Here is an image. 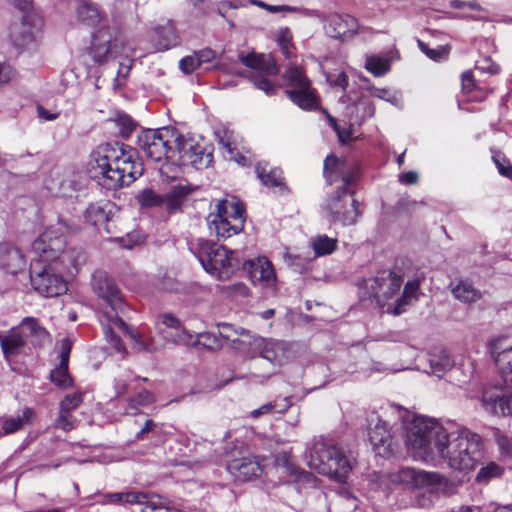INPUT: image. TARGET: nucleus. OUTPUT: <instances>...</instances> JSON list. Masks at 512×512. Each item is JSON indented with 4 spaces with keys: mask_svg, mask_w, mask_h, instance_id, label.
<instances>
[{
    "mask_svg": "<svg viewBox=\"0 0 512 512\" xmlns=\"http://www.w3.org/2000/svg\"><path fill=\"white\" fill-rule=\"evenodd\" d=\"M132 376L130 370H125L119 377L114 380V390L117 397L122 396L126 393L128 388V381Z\"/></svg>",
    "mask_w": 512,
    "mask_h": 512,
    "instance_id": "nucleus-55",
    "label": "nucleus"
},
{
    "mask_svg": "<svg viewBox=\"0 0 512 512\" xmlns=\"http://www.w3.org/2000/svg\"><path fill=\"white\" fill-rule=\"evenodd\" d=\"M178 131L174 127L148 129L138 138L140 148L144 154L155 162H175V146Z\"/></svg>",
    "mask_w": 512,
    "mask_h": 512,
    "instance_id": "nucleus-7",
    "label": "nucleus"
},
{
    "mask_svg": "<svg viewBox=\"0 0 512 512\" xmlns=\"http://www.w3.org/2000/svg\"><path fill=\"white\" fill-rule=\"evenodd\" d=\"M221 327L223 329V331L221 332V335L227 339H230L232 336L230 331H232L236 335L245 336L247 338V340H241V343H243V344L248 345L249 341L250 342L253 341V337H257L256 335H251L250 331L246 330L245 328L238 327L236 329H233V326L228 323L222 324Z\"/></svg>",
    "mask_w": 512,
    "mask_h": 512,
    "instance_id": "nucleus-51",
    "label": "nucleus"
},
{
    "mask_svg": "<svg viewBox=\"0 0 512 512\" xmlns=\"http://www.w3.org/2000/svg\"><path fill=\"white\" fill-rule=\"evenodd\" d=\"M503 468L495 462H489L483 466L476 475V481L479 483H487L491 479L498 478L502 475Z\"/></svg>",
    "mask_w": 512,
    "mask_h": 512,
    "instance_id": "nucleus-46",
    "label": "nucleus"
},
{
    "mask_svg": "<svg viewBox=\"0 0 512 512\" xmlns=\"http://www.w3.org/2000/svg\"><path fill=\"white\" fill-rule=\"evenodd\" d=\"M250 276L253 282L269 286L275 280V272L270 261L259 258L256 261H249Z\"/></svg>",
    "mask_w": 512,
    "mask_h": 512,
    "instance_id": "nucleus-26",
    "label": "nucleus"
},
{
    "mask_svg": "<svg viewBox=\"0 0 512 512\" xmlns=\"http://www.w3.org/2000/svg\"><path fill=\"white\" fill-rule=\"evenodd\" d=\"M325 28L331 37L350 38L357 33L359 25L351 15L333 14L328 17Z\"/></svg>",
    "mask_w": 512,
    "mask_h": 512,
    "instance_id": "nucleus-23",
    "label": "nucleus"
},
{
    "mask_svg": "<svg viewBox=\"0 0 512 512\" xmlns=\"http://www.w3.org/2000/svg\"><path fill=\"white\" fill-rule=\"evenodd\" d=\"M108 205H101L98 203L90 204L85 210V219L87 222L92 224L95 227L103 226L107 232H110L109 229V212L107 211Z\"/></svg>",
    "mask_w": 512,
    "mask_h": 512,
    "instance_id": "nucleus-30",
    "label": "nucleus"
},
{
    "mask_svg": "<svg viewBox=\"0 0 512 512\" xmlns=\"http://www.w3.org/2000/svg\"><path fill=\"white\" fill-rule=\"evenodd\" d=\"M495 364L498 368L501 381L512 387V347L498 352L495 356Z\"/></svg>",
    "mask_w": 512,
    "mask_h": 512,
    "instance_id": "nucleus-32",
    "label": "nucleus"
},
{
    "mask_svg": "<svg viewBox=\"0 0 512 512\" xmlns=\"http://www.w3.org/2000/svg\"><path fill=\"white\" fill-rule=\"evenodd\" d=\"M226 290L231 296L247 297L249 295L248 287L241 282L227 286Z\"/></svg>",
    "mask_w": 512,
    "mask_h": 512,
    "instance_id": "nucleus-58",
    "label": "nucleus"
},
{
    "mask_svg": "<svg viewBox=\"0 0 512 512\" xmlns=\"http://www.w3.org/2000/svg\"><path fill=\"white\" fill-rule=\"evenodd\" d=\"M33 411L30 408H25L22 415L9 416L1 419L0 436L17 432L23 427L25 421H29L32 417Z\"/></svg>",
    "mask_w": 512,
    "mask_h": 512,
    "instance_id": "nucleus-35",
    "label": "nucleus"
},
{
    "mask_svg": "<svg viewBox=\"0 0 512 512\" xmlns=\"http://www.w3.org/2000/svg\"><path fill=\"white\" fill-rule=\"evenodd\" d=\"M251 347V359L258 355L262 360L267 362L266 371L256 373V376L269 378L274 375L277 370L286 362L287 345L283 341L271 338L253 337V341H249Z\"/></svg>",
    "mask_w": 512,
    "mask_h": 512,
    "instance_id": "nucleus-10",
    "label": "nucleus"
},
{
    "mask_svg": "<svg viewBox=\"0 0 512 512\" xmlns=\"http://www.w3.org/2000/svg\"><path fill=\"white\" fill-rule=\"evenodd\" d=\"M338 240L327 235H316L311 238L310 245L316 257L332 254L337 248Z\"/></svg>",
    "mask_w": 512,
    "mask_h": 512,
    "instance_id": "nucleus-37",
    "label": "nucleus"
},
{
    "mask_svg": "<svg viewBox=\"0 0 512 512\" xmlns=\"http://www.w3.org/2000/svg\"><path fill=\"white\" fill-rule=\"evenodd\" d=\"M189 193V188L184 185H178L171 189L164 197L168 212L172 214L179 211Z\"/></svg>",
    "mask_w": 512,
    "mask_h": 512,
    "instance_id": "nucleus-34",
    "label": "nucleus"
},
{
    "mask_svg": "<svg viewBox=\"0 0 512 512\" xmlns=\"http://www.w3.org/2000/svg\"><path fill=\"white\" fill-rule=\"evenodd\" d=\"M365 68L374 76L380 77L390 70V63L387 59L379 56H369L366 59Z\"/></svg>",
    "mask_w": 512,
    "mask_h": 512,
    "instance_id": "nucleus-42",
    "label": "nucleus"
},
{
    "mask_svg": "<svg viewBox=\"0 0 512 512\" xmlns=\"http://www.w3.org/2000/svg\"><path fill=\"white\" fill-rule=\"evenodd\" d=\"M156 329L165 341L175 345L188 346L194 341V335L185 329L180 320L172 314L159 316Z\"/></svg>",
    "mask_w": 512,
    "mask_h": 512,
    "instance_id": "nucleus-19",
    "label": "nucleus"
},
{
    "mask_svg": "<svg viewBox=\"0 0 512 512\" xmlns=\"http://www.w3.org/2000/svg\"><path fill=\"white\" fill-rule=\"evenodd\" d=\"M21 328L27 337L31 338L34 345L43 346L50 341L49 332L40 325L39 321L33 317H26L21 322Z\"/></svg>",
    "mask_w": 512,
    "mask_h": 512,
    "instance_id": "nucleus-27",
    "label": "nucleus"
},
{
    "mask_svg": "<svg viewBox=\"0 0 512 512\" xmlns=\"http://www.w3.org/2000/svg\"><path fill=\"white\" fill-rule=\"evenodd\" d=\"M152 41L159 51H165L177 46L180 38L172 21L168 20L163 25L154 29Z\"/></svg>",
    "mask_w": 512,
    "mask_h": 512,
    "instance_id": "nucleus-25",
    "label": "nucleus"
},
{
    "mask_svg": "<svg viewBox=\"0 0 512 512\" xmlns=\"http://www.w3.org/2000/svg\"><path fill=\"white\" fill-rule=\"evenodd\" d=\"M227 470L238 481H250L262 472V466L253 456L234 458L227 464Z\"/></svg>",
    "mask_w": 512,
    "mask_h": 512,
    "instance_id": "nucleus-22",
    "label": "nucleus"
},
{
    "mask_svg": "<svg viewBox=\"0 0 512 512\" xmlns=\"http://www.w3.org/2000/svg\"><path fill=\"white\" fill-rule=\"evenodd\" d=\"M408 453L432 463L438 457L453 470H472L482 457L481 437L467 428L448 431L435 418L407 416L402 422Z\"/></svg>",
    "mask_w": 512,
    "mask_h": 512,
    "instance_id": "nucleus-1",
    "label": "nucleus"
},
{
    "mask_svg": "<svg viewBox=\"0 0 512 512\" xmlns=\"http://www.w3.org/2000/svg\"><path fill=\"white\" fill-rule=\"evenodd\" d=\"M450 5L452 8H455V9H461L464 7H468L472 10L482 11V7L478 4V2L476 0H467V1L453 0V1H451Z\"/></svg>",
    "mask_w": 512,
    "mask_h": 512,
    "instance_id": "nucleus-60",
    "label": "nucleus"
},
{
    "mask_svg": "<svg viewBox=\"0 0 512 512\" xmlns=\"http://www.w3.org/2000/svg\"><path fill=\"white\" fill-rule=\"evenodd\" d=\"M353 458L341 448L317 440L310 451L309 465L319 474L346 483L353 468Z\"/></svg>",
    "mask_w": 512,
    "mask_h": 512,
    "instance_id": "nucleus-4",
    "label": "nucleus"
},
{
    "mask_svg": "<svg viewBox=\"0 0 512 512\" xmlns=\"http://www.w3.org/2000/svg\"><path fill=\"white\" fill-rule=\"evenodd\" d=\"M71 349H72L71 339L68 337L62 339L61 345H60V363L68 364Z\"/></svg>",
    "mask_w": 512,
    "mask_h": 512,
    "instance_id": "nucleus-57",
    "label": "nucleus"
},
{
    "mask_svg": "<svg viewBox=\"0 0 512 512\" xmlns=\"http://www.w3.org/2000/svg\"><path fill=\"white\" fill-rule=\"evenodd\" d=\"M110 121L118 128V133L122 137H128L136 126V122L129 115L120 112Z\"/></svg>",
    "mask_w": 512,
    "mask_h": 512,
    "instance_id": "nucleus-44",
    "label": "nucleus"
},
{
    "mask_svg": "<svg viewBox=\"0 0 512 512\" xmlns=\"http://www.w3.org/2000/svg\"><path fill=\"white\" fill-rule=\"evenodd\" d=\"M82 402H83V394L81 392L68 394L60 402V408L63 410H66L68 412H72L76 408H78Z\"/></svg>",
    "mask_w": 512,
    "mask_h": 512,
    "instance_id": "nucleus-53",
    "label": "nucleus"
},
{
    "mask_svg": "<svg viewBox=\"0 0 512 512\" xmlns=\"http://www.w3.org/2000/svg\"><path fill=\"white\" fill-rule=\"evenodd\" d=\"M418 44L421 51L434 61L439 62L448 58L449 48L447 46H439L436 49H431L422 41H418Z\"/></svg>",
    "mask_w": 512,
    "mask_h": 512,
    "instance_id": "nucleus-49",
    "label": "nucleus"
},
{
    "mask_svg": "<svg viewBox=\"0 0 512 512\" xmlns=\"http://www.w3.org/2000/svg\"><path fill=\"white\" fill-rule=\"evenodd\" d=\"M0 345L4 357L9 359L10 357L19 355L23 352L25 340L19 331L12 329L7 335H2L0 333Z\"/></svg>",
    "mask_w": 512,
    "mask_h": 512,
    "instance_id": "nucleus-28",
    "label": "nucleus"
},
{
    "mask_svg": "<svg viewBox=\"0 0 512 512\" xmlns=\"http://www.w3.org/2000/svg\"><path fill=\"white\" fill-rule=\"evenodd\" d=\"M370 92H371L372 96L377 97L382 100H385V101H388V102H392L394 99V95L388 89H385V88H375L374 87V88H371Z\"/></svg>",
    "mask_w": 512,
    "mask_h": 512,
    "instance_id": "nucleus-61",
    "label": "nucleus"
},
{
    "mask_svg": "<svg viewBox=\"0 0 512 512\" xmlns=\"http://www.w3.org/2000/svg\"><path fill=\"white\" fill-rule=\"evenodd\" d=\"M483 408L498 416L512 413V387L509 384H495L486 386L482 393Z\"/></svg>",
    "mask_w": 512,
    "mask_h": 512,
    "instance_id": "nucleus-17",
    "label": "nucleus"
},
{
    "mask_svg": "<svg viewBox=\"0 0 512 512\" xmlns=\"http://www.w3.org/2000/svg\"><path fill=\"white\" fill-rule=\"evenodd\" d=\"M167 504L166 499H162L158 496L152 497L149 502H147V505L141 509V512H172Z\"/></svg>",
    "mask_w": 512,
    "mask_h": 512,
    "instance_id": "nucleus-52",
    "label": "nucleus"
},
{
    "mask_svg": "<svg viewBox=\"0 0 512 512\" xmlns=\"http://www.w3.org/2000/svg\"><path fill=\"white\" fill-rule=\"evenodd\" d=\"M115 497H117L118 501H122L125 503H137L141 505H147V502H149L150 498L146 494L143 493H123V494H115Z\"/></svg>",
    "mask_w": 512,
    "mask_h": 512,
    "instance_id": "nucleus-54",
    "label": "nucleus"
},
{
    "mask_svg": "<svg viewBox=\"0 0 512 512\" xmlns=\"http://www.w3.org/2000/svg\"><path fill=\"white\" fill-rule=\"evenodd\" d=\"M369 441L375 453L381 457H389L396 447V442L388 429L387 423L378 420L369 431Z\"/></svg>",
    "mask_w": 512,
    "mask_h": 512,
    "instance_id": "nucleus-21",
    "label": "nucleus"
},
{
    "mask_svg": "<svg viewBox=\"0 0 512 512\" xmlns=\"http://www.w3.org/2000/svg\"><path fill=\"white\" fill-rule=\"evenodd\" d=\"M50 380L60 389L71 387L72 378L68 373V364L59 363V365L51 371Z\"/></svg>",
    "mask_w": 512,
    "mask_h": 512,
    "instance_id": "nucleus-40",
    "label": "nucleus"
},
{
    "mask_svg": "<svg viewBox=\"0 0 512 512\" xmlns=\"http://www.w3.org/2000/svg\"><path fill=\"white\" fill-rule=\"evenodd\" d=\"M431 373L440 377L443 373L453 366V360L446 351H440L438 354H430L429 358Z\"/></svg>",
    "mask_w": 512,
    "mask_h": 512,
    "instance_id": "nucleus-38",
    "label": "nucleus"
},
{
    "mask_svg": "<svg viewBox=\"0 0 512 512\" xmlns=\"http://www.w3.org/2000/svg\"><path fill=\"white\" fill-rule=\"evenodd\" d=\"M89 166L99 183L109 190L128 186L143 174L137 151L123 143H104L90 154Z\"/></svg>",
    "mask_w": 512,
    "mask_h": 512,
    "instance_id": "nucleus-2",
    "label": "nucleus"
},
{
    "mask_svg": "<svg viewBox=\"0 0 512 512\" xmlns=\"http://www.w3.org/2000/svg\"><path fill=\"white\" fill-rule=\"evenodd\" d=\"M191 345H202L209 350H216L221 347L219 339L211 333H198L194 336V341Z\"/></svg>",
    "mask_w": 512,
    "mask_h": 512,
    "instance_id": "nucleus-48",
    "label": "nucleus"
},
{
    "mask_svg": "<svg viewBox=\"0 0 512 512\" xmlns=\"http://www.w3.org/2000/svg\"><path fill=\"white\" fill-rule=\"evenodd\" d=\"M77 16L81 22L87 25H95L100 19L97 7L87 2H83L78 6Z\"/></svg>",
    "mask_w": 512,
    "mask_h": 512,
    "instance_id": "nucleus-41",
    "label": "nucleus"
},
{
    "mask_svg": "<svg viewBox=\"0 0 512 512\" xmlns=\"http://www.w3.org/2000/svg\"><path fill=\"white\" fill-rule=\"evenodd\" d=\"M25 267V257L18 247L8 242L0 243V269L15 275L23 271Z\"/></svg>",
    "mask_w": 512,
    "mask_h": 512,
    "instance_id": "nucleus-24",
    "label": "nucleus"
},
{
    "mask_svg": "<svg viewBox=\"0 0 512 512\" xmlns=\"http://www.w3.org/2000/svg\"><path fill=\"white\" fill-rule=\"evenodd\" d=\"M284 77L292 89H304L311 86V83L305 76L303 70L298 67H289L286 70Z\"/></svg>",
    "mask_w": 512,
    "mask_h": 512,
    "instance_id": "nucleus-39",
    "label": "nucleus"
},
{
    "mask_svg": "<svg viewBox=\"0 0 512 512\" xmlns=\"http://www.w3.org/2000/svg\"><path fill=\"white\" fill-rule=\"evenodd\" d=\"M197 257L206 272L218 280L232 277L239 267L236 253L208 240H200Z\"/></svg>",
    "mask_w": 512,
    "mask_h": 512,
    "instance_id": "nucleus-6",
    "label": "nucleus"
},
{
    "mask_svg": "<svg viewBox=\"0 0 512 512\" xmlns=\"http://www.w3.org/2000/svg\"><path fill=\"white\" fill-rule=\"evenodd\" d=\"M136 200L144 208L159 207L164 203V197L151 189L141 190L137 194Z\"/></svg>",
    "mask_w": 512,
    "mask_h": 512,
    "instance_id": "nucleus-43",
    "label": "nucleus"
},
{
    "mask_svg": "<svg viewBox=\"0 0 512 512\" xmlns=\"http://www.w3.org/2000/svg\"><path fill=\"white\" fill-rule=\"evenodd\" d=\"M30 281L34 290L44 297H56L67 291L64 277L52 265L45 266L40 271L32 266Z\"/></svg>",
    "mask_w": 512,
    "mask_h": 512,
    "instance_id": "nucleus-15",
    "label": "nucleus"
},
{
    "mask_svg": "<svg viewBox=\"0 0 512 512\" xmlns=\"http://www.w3.org/2000/svg\"><path fill=\"white\" fill-rule=\"evenodd\" d=\"M475 67L482 72L492 75L498 74L500 71V67L496 63L491 62L490 58H485L482 64L477 63Z\"/></svg>",
    "mask_w": 512,
    "mask_h": 512,
    "instance_id": "nucleus-59",
    "label": "nucleus"
},
{
    "mask_svg": "<svg viewBox=\"0 0 512 512\" xmlns=\"http://www.w3.org/2000/svg\"><path fill=\"white\" fill-rule=\"evenodd\" d=\"M474 87L473 74L471 71H466L462 74V88L465 92L472 91Z\"/></svg>",
    "mask_w": 512,
    "mask_h": 512,
    "instance_id": "nucleus-64",
    "label": "nucleus"
},
{
    "mask_svg": "<svg viewBox=\"0 0 512 512\" xmlns=\"http://www.w3.org/2000/svg\"><path fill=\"white\" fill-rule=\"evenodd\" d=\"M452 294L457 300L466 304L474 303L481 298V292L467 281H460L453 287Z\"/></svg>",
    "mask_w": 512,
    "mask_h": 512,
    "instance_id": "nucleus-36",
    "label": "nucleus"
},
{
    "mask_svg": "<svg viewBox=\"0 0 512 512\" xmlns=\"http://www.w3.org/2000/svg\"><path fill=\"white\" fill-rule=\"evenodd\" d=\"M402 283L401 275L391 270H381L375 276L365 280V287L383 312L387 313L388 306L395 304Z\"/></svg>",
    "mask_w": 512,
    "mask_h": 512,
    "instance_id": "nucleus-9",
    "label": "nucleus"
},
{
    "mask_svg": "<svg viewBox=\"0 0 512 512\" xmlns=\"http://www.w3.org/2000/svg\"><path fill=\"white\" fill-rule=\"evenodd\" d=\"M344 162L335 156H327L324 160V175L330 183L341 176L342 186L330 194L325 201L324 210L333 223L343 226L354 225L362 215L360 203L354 197L349 186L355 181V175L344 174Z\"/></svg>",
    "mask_w": 512,
    "mask_h": 512,
    "instance_id": "nucleus-3",
    "label": "nucleus"
},
{
    "mask_svg": "<svg viewBox=\"0 0 512 512\" xmlns=\"http://www.w3.org/2000/svg\"><path fill=\"white\" fill-rule=\"evenodd\" d=\"M293 103L301 109L312 110L318 105L314 90L311 86L304 89H290L285 91Z\"/></svg>",
    "mask_w": 512,
    "mask_h": 512,
    "instance_id": "nucleus-29",
    "label": "nucleus"
},
{
    "mask_svg": "<svg viewBox=\"0 0 512 512\" xmlns=\"http://www.w3.org/2000/svg\"><path fill=\"white\" fill-rule=\"evenodd\" d=\"M238 59L244 66L254 71L249 75V79L257 89L262 90L266 95L276 93V86L268 79L279 73V67L273 57L255 52L248 54L241 52Z\"/></svg>",
    "mask_w": 512,
    "mask_h": 512,
    "instance_id": "nucleus-8",
    "label": "nucleus"
},
{
    "mask_svg": "<svg viewBox=\"0 0 512 512\" xmlns=\"http://www.w3.org/2000/svg\"><path fill=\"white\" fill-rule=\"evenodd\" d=\"M198 67H200V64L195 54L186 56L179 62V68L185 74H191Z\"/></svg>",
    "mask_w": 512,
    "mask_h": 512,
    "instance_id": "nucleus-56",
    "label": "nucleus"
},
{
    "mask_svg": "<svg viewBox=\"0 0 512 512\" xmlns=\"http://www.w3.org/2000/svg\"><path fill=\"white\" fill-rule=\"evenodd\" d=\"M418 287L419 283L417 281L407 282L403 288L401 296H398L395 299V304L388 306L387 313L394 315L402 314L405 311V306H407L410 300L415 297Z\"/></svg>",
    "mask_w": 512,
    "mask_h": 512,
    "instance_id": "nucleus-31",
    "label": "nucleus"
},
{
    "mask_svg": "<svg viewBox=\"0 0 512 512\" xmlns=\"http://www.w3.org/2000/svg\"><path fill=\"white\" fill-rule=\"evenodd\" d=\"M91 285L97 296L110 308V311H104L100 317L105 330L107 328V315L116 314L119 316V312L123 309L122 295L114 280L103 271H96L92 275Z\"/></svg>",
    "mask_w": 512,
    "mask_h": 512,
    "instance_id": "nucleus-12",
    "label": "nucleus"
},
{
    "mask_svg": "<svg viewBox=\"0 0 512 512\" xmlns=\"http://www.w3.org/2000/svg\"><path fill=\"white\" fill-rule=\"evenodd\" d=\"M114 328H118L119 330L128 334L131 337V339L135 342L140 351L152 353L158 350V346L154 343L152 337L142 332L135 331L130 326H128L121 317L117 316L116 314L107 315V328L105 329L104 334L106 340L118 353L125 354L126 348L122 343L121 339L115 334Z\"/></svg>",
    "mask_w": 512,
    "mask_h": 512,
    "instance_id": "nucleus-11",
    "label": "nucleus"
},
{
    "mask_svg": "<svg viewBox=\"0 0 512 512\" xmlns=\"http://www.w3.org/2000/svg\"><path fill=\"white\" fill-rule=\"evenodd\" d=\"M175 164L189 165L195 169L207 168L213 161L211 152L198 143L195 139L178 132V139L175 146Z\"/></svg>",
    "mask_w": 512,
    "mask_h": 512,
    "instance_id": "nucleus-14",
    "label": "nucleus"
},
{
    "mask_svg": "<svg viewBox=\"0 0 512 512\" xmlns=\"http://www.w3.org/2000/svg\"><path fill=\"white\" fill-rule=\"evenodd\" d=\"M11 3L23 12L22 22L19 27L13 31V37L18 46H26L35 40L42 20L33 11L32 0H10Z\"/></svg>",
    "mask_w": 512,
    "mask_h": 512,
    "instance_id": "nucleus-16",
    "label": "nucleus"
},
{
    "mask_svg": "<svg viewBox=\"0 0 512 512\" xmlns=\"http://www.w3.org/2000/svg\"><path fill=\"white\" fill-rule=\"evenodd\" d=\"M75 424L76 418L72 415V412L60 408L55 426L63 431H70L75 428Z\"/></svg>",
    "mask_w": 512,
    "mask_h": 512,
    "instance_id": "nucleus-50",
    "label": "nucleus"
},
{
    "mask_svg": "<svg viewBox=\"0 0 512 512\" xmlns=\"http://www.w3.org/2000/svg\"><path fill=\"white\" fill-rule=\"evenodd\" d=\"M245 210L235 197L218 201L216 212L207 217L208 229L217 238L227 239L244 228Z\"/></svg>",
    "mask_w": 512,
    "mask_h": 512,
    "instance_id": "nucleus-5",
    "label": "nucleus"
},
{
    "mask_svg": "<svg viewBox=\"0 0 512 512\" xmlns=\"http://www.w3.org/2000/svg\"><path fill=\"white\" fill-rule=\"evenodd\" d=\"M276 40L284 56L287 59L291 58L293 55L294 46L292 43V33L290 29L287 27L280 28L277 31Z\"/></svg>",
    "mask_w": 512,
    "mask_h": 512,
    "instance_id": "nucleus-45",
    "label": "nucleus"
},
{
    "mask_svg": "<svg viewBox=\"0 0 512 512\" xmlns=\"http://www.w3.org/2000/svg\"><path fill=\"white\" fill-rule=\"evenodd\" d=\"M122 45L115 37L114 30L110 28H101L96 31L92 37L89 54L96 63H103L116 56Z\"/></svg>",
    "mask_w": 512,
    "mask_h": 512,
    "instance_id": "nucleus-18",
    "label": "nucleus"
},
{
    "mask_svg": "<svg viewBox=\"0 0 512 512\" xmlns=\"http://www.w3.org/2000/svg\"><path fill=\"white\" fill-rule=\"evenodd\" d=\"M156 401L155 395L148 391L142 390L136 396L128 400V409L137 410L139 407L152 404Z\"/></svg>",
    "mask_w": 512,
    "mask_h": 512,
    "instance_id": "nucleus-47",
    "label": "nucleus"
},
{
    "mask_svg": "<svg viewBox=\"0 0 512 512\" xmlns=\"http://www.w3.org/2000/svg\"><path fill=\"white\" fill-rule=\"evenodd\" d=\"M198 59L199 64L209 63L215 58V52L211 49H203L194 53Z\"/></svg>",
    "mask_w": 512,
    "mask_h": 512,
    "instance_id": "nucleus-62",
    "label": "nucleus"
},
{
    "mask_svg": "<svg viewBox=\"0 0 512 512\" xmlns=\"http://www.w3.org/2000/svg\"><path fill=\"white\" fill-rule=\"evenodd\" d=\"M69 230V223L59 219L56 225L50 226L32 243V251L39 255L41 261L53 260L62 251L64 236Z\"/></svg>",
    "mask_w": 512,
    "mask_h": 512,
    "instance_id": "nucleus-13",
    "label": "nucleus"
},
{
    "mask_svg": "<svg viewBox=\"0 0 512 512\" xmlns=\"http://www.w3.org/2000/svg\"><path fill=\"white\" fill-rule=\"evenodd\" d=\"M257 177L265 186L276 187L282 184V172L277 168H270L268 163L261 162L256 165Z\"/></svg>",
    "mask_w": 512,
    "mask_h": 512,
    "instance_id": "nucleus-33",
    "label": "nucleus"
},
{
    "mask_svg": "<svg viewBox=\"0 0 512 512\" xmlns=\"http://www.w3.org/2000/svg\"><path fill=\"white\" fill-rule=\"evenodd\" d=\"M396 483L409 485L413 488H430L442 482L443 477L436 472H426L410 467H402L391 475Z\"/></svg>",
    "mask_w": 512,
    "mask_h": 512,
    "instance_id": "nucleus-20",
    "label": "nucleus"
},
{
    "mask_svg": "<svg viewBox=\"0 0 512 512\" xmlns=\"http://www.w3.org/2000/svg\"><path fill=\"white\" fill-rule=\"evenodd\" d=\"M418 181V174L415 171H408L399 175V182L405 185H413Z\"/></svg>",
    "mask_w": 512,
    "mask_h": 512,
    "instance_id": "nucleus-63",
    "label": "nucleus"
}]
</instances>
